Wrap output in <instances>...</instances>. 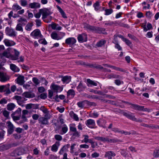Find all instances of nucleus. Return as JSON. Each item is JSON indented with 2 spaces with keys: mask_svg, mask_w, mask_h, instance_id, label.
<instances>
[{
  "mask_svg": "<svg viewBox=\"0 0 159 159\" xmlns=\"http://www.w3.org/2000/svg\"><path fill=\"white\" fill-rule=\"evenodd\" d=\"M39 12L42 14V18L45 22L48 23L50 22L52 18L51 16H49L51 15L52 12L50 9L43 8L39 9Z\"/></svg>",
  "mask_w": 159,
  "mask_h": 159,
  "instance_id": "nucleus-1",
  "label": "nucleus"
},
{
  "mask_svg": "<svg viewBox=\"0 0 159 159\" xmlns=\"http://www.w3.org/2000/svg\"><path fill=\"white\" fill-rule=\"evenodd\" d=\"M125 103H127L129 105H130L131 106V108L136 110L140 111H148L149 109L147 108H144L143 106H140L133 104L131 103L128 102H125Z\"/></svg>",
  "mask_w": 159,
  "mask_h": 159,
  "instance_id": "nucleus-2",
  "label": "nucleus"
},
{
  "mask_svg": "<svg viewBox=\"0 0 159 159\" xmlns=\"http://www.w3.org/2000/svg\"><path fill=\"white\" fill-rule=\"evenodd\" d=\"M65 35V33L63 32H60V34H58L56 32H53L51 34L52 39L56 40L61 39Z\"/></svg>",
  "mask_w": 159,
  "mask_h": 159,
  "instance_id": "nucleus-3",
  "label": "nucleus"
},
{
  "mask_svg": "<svg viewBox=\"0 0 159 159\" xmlns=\"http://www.w3.org/2000/svg\"><path fill=\"white\" fill-rule=\"evenodd\" d=\"M123 115L124 116H126L128 118L132 120L138 122H142V121L140 119H137L135 117V116L133 114L129 112H124L123 113Z\"/></svg>",
  "mask_w": 159,
  "mask_h": 159,
  "instance_id": "nucleus-4",
  "label": "nucleus"
},
{
  "mask_svg": "<svg viewBox=\"0 0 159 159\" xmlns=\"http://www.w3.org/2000/svg\"><path fill=\"white\" fill-rule=\"evenodd\" d=\"M77 39L78 42L80 43L86 42L88 39L87 35L85 33L79 34L78 35Z\"/></svg>",
  "mask_w": 159,
  "mask_h": 159,
  "instance_id": "nucleus-5",
  "label": "nucleus"
},
{
  "mask_svg": "<svg viewBox=\"0 0 159 159\" xmlns=\"http://www.w3.org/2000/svg\"><path fill=\"white\" fill-rule=\"evenodd\" d=\"M50 88L54 92L56 93L60 92L63 90V88L59 85H56L54 84H52L50 86Z\"/></svg>",
  "mask_w": 159,
  "mask_h": 159,
  "instance_id": "nucleus-6",
  "label": "nucleus"
},
{
  "mask_svg": "<svg viewBox=\"0 0 159 159\" xmlns=\"http://www.w3.org/2000/svg\"><path fill=\"white\" fill-rule=\"evenodd\" d=\"M0 57L1 58L5 57L8 58H11V54L10 52V49L8 48L7 50L0 54Z\"/></svg>",
  "mask_w": 159,
  "mask_h": 159,
  "instance_id": "nucleus-7",
  "label": "nucleus"
},
{
  "mask_svg": "<svg viewBox=\"0 0 159 159\" xmlns=\"http://www.w3.org/2000/svg\"><path fill=\"white\" fill-rule=\"evenodd\" d=\"M6 34L11 37L16 36V32L12 29H11L8 27L6 28L5 29Z\"/></svg>",
  "mask_w": 159,
  "mask_h": 159,
  "instance_id": "nucleus-8",
  "label": "nucleus"
},
{
  "mask_svg": "<svg viewBox=\"0 0 159 159\" xmlns=\"http://www.w3.org/2000/svg\"><path fill=\"white\" fill-rule=\"evenodd\" d=\"M19 110H17L12 115V117L13 120H19L20 119V116L21 113V110L19 109Z\"/></svg>",
  "mask_w": 159,
  "mask_h": 159,
  "instance_id": "nucleus-9",
  "label": "nucleus"
},
{
  "mask_svg": "<svg viewBox=\"0 0 159 159\" xmlns=\"http://www.w3.org/2000/svg\"><path fill=\"white\" fill-rule=\"evenodd\" d=\"M76 42V39L73 37H70L66 39L65 40L66 43L70 46H73Z\"/></svg>",
  "mask_w": 159,
  "mask_h": 159,
  "instance_id": "nucleus-10",
  "label": "nucleus"
},
{
  "mask_svg": "<svg viewBox=\"0 0 159 159\" xmlns=\"http://www.w3.org/2000/svg\"><path fill=\"white\" fill-rule=\"evenodd\" d=\"M6 124L8 128L7 130L8 134H11L14 131V127L13 124L10 121H7Z\"/></svg>",
  "mask_w": 159,
  "mask_h": 159,
  "instance_id": "nucleus-11",
  "label": "nucleus"
},
{
  "mask_svg": "<svg viewBox=\"0 0 159 159\" xmlns=\"http://www.w3.org/2000/svg\"><path fill=\"white\" fill-rule=\"evenodd\" d=\"M86 125L90 128H93L95 125V123L94 120L89 119L86 120L85 122Z\"/></svg>",
  "mask_w": 159,
  "mask_h": 159,
  "instance_id": "nucleus-12",
  "label": "nucleus"
},
{
  "mask_svg": "<svg viewBox=\"0 0 159 159\" xmlns=\"http://www.w3.org/2000/svg\"><path fill=\"white\" fill-rule=\"evenodd\" d=\"M9 79L8 76L6 74L0 72V81L2 82H5L7 81Z\"/></svg>",
  "mask_w": 159,
  "mask_h": 159,
  "instance_id": "nucleus-13",
  "label": "nucleus"
},
{
  "mask_svg": "<svg viewBox=\"0 0 159 159\" xmlns=\"http://www.w3.org/2000/svg\"><path fill=\"white\" fill-rule=\"evenodd\" d=\"M86 87L85 84H83L81 81H80L78 85L76 87L77 91L79 92L84 91Z\"/></svg>",
  "mask_w": 159,
  "mask_h": 159,
  "instance_id": "nucleus-14",
  "label": "nucleus"
},
{
  "mask_svg": "<svg viewBox=\"0 0 159 159\" xmlns=\"http://www.w3.org/2000/svg\"><path fill=\"white\" fill-rule=\"evenodd\" d=\"M116 156V154L114 152L108 151L105 152L104 157L108 159H112V157H115Z\"/></svg>",
  "mask_w": 159,
  "mask_h": 159,
  "instance_id": "nucleus-15",
  "label": "nucleus"
},
{
  "mask_svg": "<svg viewBox=\"0 0 159 159\" xmlns=\"http://www.w3.org/2000/svg\"><path fill=\"white\" fill-rule=\"evenodd\" d=\"M112 130L115 132H117L121 134H124L125 135H129L130 134V133L128 132L125 131L123 130H121L120 129L116 128H112Z\"/></svg>",
  "mask_w": 159,
  "mask_h": 159,
  "instance_id": "nucleus-16",
  "label": "nucleus"
},
{
  "mask_svg": "<svg viewBox=\"0 0 159 159\" xmlns=\"http://www.w3.org/2000/svg\"><path fill=\"white\" fill-rule=\"evenodd\" d=\"M3 42L5 45L7 47L12 46L16 44V43L13 41L6 39L4 40Z\"/></svg>",
  "mask_w": 159,
  "mask_h": 159,
  "instance_id": "nucleus-17",
  "label": "nucleus"
},
{
  "mask_svg": "<svg viewBox=\"0 0 159 159\" xmlns=\"http://www.w3.org/2000/svg\"><path fill=\"white\" fill-rule=\"evenodd\" d=\"M60 145V143L59 142H56L51 147V150L53 152H56L58 150Z\"/></svg>",
  "mask_w": 159,
  "mask_h": 159,
  "instance_id": "nucleus-18",
  "label": "nucleus"
},
{
  "mask_svg": "<svg viewBox=\"0 0 159 159\" xmlns=\"http://www.w3.org/2000/svg\"><path fill=\"white\" fill-rule=\"evenodd\" d=\"M29 7L32 9H37L40 7V4L39 3L34 2L30 3Z\"/></svg>",
  "mask_w": 159,
  "mask_h": 159,
  "instance_id": "nucleus-19",
  "label": "nucleus"
},
{
  "mask_svg": "<svg viewBox=\"0 0 159 159\" xmlns=\"http://www.w3.org/2000/svg\"><path fill=\"white\" fill-rule=\"evenodd\" d=\"M39 123L42 125H47L48 123V119L44 117H41L39 119Z\"/></svg>",
  "mask_w": 159,
  "mask_h": 159,
  "instance_id": "nucleus-20",
  "label": "nucleus"
},
{
  "mask_svg": "<svg viewBox=\"0 0 159 159\" xmlns=\"http://www.w3.org/2000/svg\"><path fill=\"white\" fill-rule=\"evenodd\" d=\"M84 27L85 29H89L93 31H96L98 30V28L97 27L90 25L88 24H85Z\"/></svg>",
  "mask_w": 159,
  "mask_h": 159,
  "instance_id": "nucleus-21",
  "label": "nucleus"
},
{
  "mask_svg": "<svg viewBox=\"0 0 159 159\" xmlns=\"http://www.w3.org/2000/svg\"><path fill=\"white\" fill-rule=\"evenodd\" d=\"M87 84L89 87H92L93 86H97V83L94 81H93L90 79H87Z\"/></svg>",
  "mask_w": 159,
  "mask_h": 159,
  "instance_id": "nucleus-22",
  "label": "nucleus"
},
{
  "mask_svg": "<svg viewBox=\"0 0 159 159\" xmlns=\"http://www.w3.org/2000/svg\"><path fill=\"white\" fill-rule=\"evenodd\" d=\"M14 55H11V60H18V57L20 54V52L16 49H14Z\"/></svg>",
  "mask_w": 159,
  "mask_h": 159,
  "instance_id": "nucleus-23",
  "label": "nucleus"
},
{
  "mask_svg": "<svg viewBox=\"0 0 159 159\" xmlns=\"http://www.w3.org/2000/svg\"><path fill=\"white\" fill-rule=\"evenodd\" d=\"M71 77L69 76H66L63 77L61 80L63 83L66 84L69 83L71 81Z\"/></svg>",
  "mask_w": 159,
  "mask_h": 159,
  "instance_id": "nucleus-24",
  "label": "nucleus"
},
{
  "mask_svg": "<svg viewBox=\"0 0 159 159\" xmlns=\"http://www.w3.org/2000/svg\"><path fill=\"white\" fill-rule=\"evenodd\" d=\"M119 140L115 139H110L108 137H105L104 142H107L108 143H115L118 142Z\"/></svg>",
  "mask_w": 159,
  "mask_h": 159,
  "instance_id": "nucleus-25",
  "label": "nucleus"
},
{
  "mask_svg": "<svg viewBox=\"0 0 159 159\" xmlns=\"http://www.w3.org/2000/svg\"><path fill=\"white\" fill-rule=\"evenodd\" d=\"M24 77L23 76L20 75L17 78V83L20 84L22 85L24 82Z\"/></svg>",
  "mask_w": 159,
  "mask_h": 159,
  "instance_id": "nucleus-26",
  "label": "nucleus"
},
{
  "mask_svg": "<svg viewBox=\"0 0 159 159\" xmlns=\"http://www.w3.org/2000/svg\"><path fill=\"white\" fill-rule=\"evenodd\" d=\"M57 8L58 11L60 13L62 17L64 18H66L67 16L65 12L60 7L58 6H57Z\"/></svg>",
  "mask_w": 159,
  "mask_h": 159,
  "instance_id": "nucleus-27",
  "label": "nucleus"
},
{
  "mask_svg": "<svg viewBox=\"0 0 159 159\" xmlns=\"http://www.w3.org/2000/svg\"><path fill=\"white\" fill-rule=\"evenodd\" d=\"M10 69L13 71L17 72L19 71V69L15 64H11L10 65Z\"/></svg>",
  "mask_w": 159,
  "mask_h": 159,
  "instance_id": "nucleus-28",
  "label": "nucleus"
},
{
  "mask_svg": "<svg viewBox=\"0 0 159 159\" xmlns=\"http://www.w3.org/2000/svg\"><path fill=\"white\" fill-rule=\"evenodd\" d=\"M68 130V127L66 125H64L62 127L61 131L60 134L63 135L66 134Z\"/></svg>",
  "mask_w": 159,
  "mask_h": 159,
  "instance_id": "nucleus-29",
  "label": "nucleus"
},
{
  "mask_svg": "<svg viewBox=\"0 0 159 159\" xmlns=\"http://www.w3.org/2000/svg\"><path fill=\"white\" fill-rule=\"evenodd\" d=\"M52 28L54 30H60L62 29V27L59 26L58 24H53L51 25Z\"/></svg>",
  "mask_w": 159,
  "mask_h": 159,
  "instance_id": "nucleus-30",
  "label": "nucleus"
},
{
  "mask_svg": "<svg viewBox=\"0 0 159 159\" xmlns=\"http://www.w3.org/2000/svg\"><path fill=\"white\" fill-rule=\"evenodd\" d=\"M41 34L40 31L38 30H34L33 32H32L31 34L30 35L34 37L35 38L36 37L39 36Z\"/></svg>",
  "mask_w": 159,
  "mask_h": 159,
  "instance_id": "nucleus-31",
  "label": "nucleus"
},
{
  "mask_svg": "<svg viewBox=\"0 0 159 159\" xmlns=\"http://www.w3.org/2000/svg\"><path fill=\"white\" fill-rule=\"evenodd\" d=\"M21 7L17 3L13 4L12 6V9L13 11H16L21 9Z\"/></svg>",
  "mask_w": 159,
  "mask_h": 159,
  "instance_id": "nucleus-32",
  "label": "nucleus"
},
{
  "mask_svg": "<svg viewBox=\"0 0 159 159\" xmlns=\"http://www.w3.org/2000/svg\"><path fill=\"white\" fill-rule=\"evenodd\" d=\"M17 21L18 22H20V24H21L22 25H25L26 24V23H27V20L24 18H22V17H20L18 20Z\"/></svg>",
  "mask_w": 159,
  "mask_h": 159,
  "instance_id": "nucleus-33",
  "label": "nucleus"
},
{
  "mask_svg": "<svg viewBox=\"0 0 159 159\" xmlns=\"http://www.w3.org/2000/svg\"><path fill=\"white\" fill-rule=\"evenodd\" d=\"M15 105L12 103H10L8 104L7 106V109L8 110L12 111L15 107Z\"/></svg>",
  "mask_w": 159,
  "mask_h": 159,
  "instance_id": "nucleus-34",
  "label": "nucleus"
},
{
  "mask_svg": "<svg viewBox=\"0 0 159 159\" xmlns=\"http://www.w3.org/2000/svg\"><path fill=\"white\" fill-rule=\"evenodd\" d=\"M22 25L21 24H18L16 27V30L17 31H20L21 32L23 31V29L22 27Z\"/></svg>",
  "mask_w": 159,
  "mask_h": 159,
  "instance_id": "nucleus-35",
  "label": "nucleus"
},
{
  "mask_svg": "<svg viewBox=\"0 0 159 159\" xmlns=\"http://www.w3.org/2000/svg\"><path fill=\"white\" fill-rule=\"evenodd\" d=\"M93 7L94 8V9L95 10L97 11L99 9L100 7V5L99 2L98 1L96 2L95 3L93 4Z\"/></svg>",
  "mask_w": 159,
  "mask_h": 159,
  "instance_id": "nucleus-36",
  "label": "nucleus"
},
{
  "mask_svg": "<svg viewBox=\"0 0 159 159\" xmlns=\"http://www.w3.org/2000/svg\"><path fill=\"white\" fill-rule=\"evenodd\" d=\"M33 25V24L32 23H28L25 26V30L28 31L31 30L32 27Z\"/></svg>",
  "mask_w": 159,
  "mask_h": 159,
  "instance_id": "nucleus-37",
  "label": "nucleus"
},
{
  "mask_svg": "<svg viewBox=\"0 0 159 159\" xmlns=\"http://www.w3.org/2000/svg\"><path fill=\"white\" fill-rule=\"evenodd\" d=\"M105 15H109L111 14L113 12V10L112 9H108L105 10Z\"/></svg>",
  "mask_w": 159,
  "mask_h": 159,
  "instance_id": "nucleus-38",
  "label": "nucleus"
},
{
  "mask_svg": "<svg viewBox=\"0 0 159 159\" xmlns=\"http://www.w3.org/2000/svg\"><path fill=\"white\" fill-rule=\"evenodd\" d=\"M120 76L118 75H116L115 74H111V75H108L107 76V77L108 79H111L112 78H119Z\"/></svg>",
  "mask_w": 159,
  "mask_h": 159,
  "instance_id": "nucleus-39",
  "label": "nucleus"
},
{
  "mask_svg": "<svg viewBox=\"0 0 159 159\" xmlns=\"http://www.w3.org/2000/svg\"><path fill=\"white\" fill-rule=\"evenodd\" d=\"M70 131L74 132L77 130L76 128L75 127V125L74 124H71L70 127Z\"/></svg>",
  "mask_w": 159,
  "mask_h": 159,
  "instance_id": "nucleus-40",
  "label": "nucleus"
},
{
  "mask_svg": "<svg viewBox=\"0 0 159 159\" xmlns=\"http://www.w3.org/2000/svg\"><path fill=\"white\" fill-rule=\"evenodd\" d=\"M67 96H70V95L73 96L75 95V91L73 89H70L67 92Z\"/></svg>",
  "mask_w": 159,
  "mask_h": 159,
  "instance_id": "nucleus-41",
  "label": "nucleus"
},
{
  "mask_svg": "<svg viewBox=\"0 0 159 159\" xmlns=\"http://www.w3.org/2000/svg\"><path fill=\"white\" fill-rule=\"evenodd\" d=\"M106 43L105 40H101L98 42L97 44V46L98 47H100Z\"/></svg>",
  "mask_w": 159,
  "mask_h": 159,
  "instance_id": "nucleus-42",
  "label": "nucleus"
},
{
  "mask_svg": "<svg viewBox=\"0 0 159 159\" xmlns=\"http://www.w3.org/2000/svg\"><path fill=\"white\" fill-rule=\"evenodd\" d=\"M22 96L26 98H30L31 97V95L29 92H25L22 94Z\"/></svg>",
  "mask_w": 159,
  "mask_h": 159,
  "instance_id": "nucleus-43",
  "label": "nucleus"
},
{
  "mask_svg": "<svg viewBox=\"0 0 159 159\" xmlns=\"http://www.w3.org/2000/svg\"><path fill=\"white\" fill-rule=\"evenodd\" d=\"M5 131L2 129H0V139H3L4 138Z\"/></svg>",
  "mask_w": 159,
  "mask_h": 159,
  "instance_id": "nucleus-44",
  "label": "nucleus"
},
{
  "mask_svg": "<svg viewBox=\"0 0 159 159\" xmlns=\"http://www.w3.org/2000/svg\"><path fill=\"white\" fill-rule=\"evenodd\" d=\"M54 138L57 140L58 141H61L62 139V137L59 134L55 135Z\"/></svg>",
  "mask_w": 159,
  "mask_h": 159,
  "instance_id": "nucleus-45",
  "label": "nucleus"
},
{
  "mask_svg": "<svg viewBox=\"0 0 159 159\" xmlns=\"http://www.w3.org/2000/svg\"><path fill=\"white\" fill-rule=\"evenodd\" d=\"M66 146H63L62 148H61L60 149L58 153L60 155H62L64 152H66Z\"/></svg>",
  "mask_w": 159,
  "mask_h": 159,
  "instance_id": "nucleus-46",
  "label": "nucleus"
},
{
  "mask_svg": "<svg viewBox=\"0 0 159 159\" xmlns=\"http://www.w3.org/2000/svg\"><path fill=\"white\" fill-rule=\"evenodd\" d=\"M83 136L84 137V139L83 140H82V142H84L86 143H88V140L89 139V136L87 135H83Z\"/></svg>",
  "mask_w": 159,
  "mask_h": 159,
  "instance_id": "nucleus-47",
  "label": "nucleus"
},
{
  "mask_svg": "<svg viewBox=\"0 0 159 159\" xmlns=\"http://www.w3.org/2000/svg\"><path fill=\"white\" fill-rule=\"evenodd\" d=\"M7 86V85L0 86V92H4Z\"/></svg>",
  "mask_w": 159,
  "mask_h": 159,
  "instance_id": "nucleus-48",
  "label": "nucleus"
},
{
  "mask_svg": "<svg viewBox=\"0 0 159 159\" xmlns=\"http://www.w3.org/2000/svg\"><path fill=\"white\" fill-rule=\"evenodd\" d=\"M36 25L37 27H39L41 26L42 24V22L40 19H36L35 20Z\"/></svg>",
  "mask_w": 159,
  "mask_h": 159,
  "instance_id": "nucleus-49",
  "label": "nucleus"
},
{
  "mask_svg": "<svg viewBox=\"0 0 159 159\" xmlns=\"http://www.w3.org/2000/svg\"><path fill=\"white\" fill-rule=\"evenodd\" d=\"M153 156L155 157H159V148L155 150L153 152Z\"/></svg>",
  "mask_w": 159,
  "mask_h": 159,
  "instance_id": "nucleus-50",
  "label": "nucleus"
},
{
  "mask_svg": "<svg viewBox=\"0 0 159 159\" xmlns=\"http://www.w3.org/2000/svg\"><path fill=\"white\" fill-rule=\"evenodd\" d=\"M20 2L21 5L23 7L26 6L27 5V2L26 0H20Z\"/></svg>",
  "mask_w": 159,
  "mask_h": 159,
  "instance_id": "nucleus-51",
  "label": "nucleus"
},
{
  "mask_svg": "<svg viewBox=\"0 0 159 159\" xmlns=\"http://www.w3.org/2000/svg\"><path fill=\"white\" fill-rule=\"evenodd\" d=\"M94 139H95L101 141L103 142H104V140L105 139V137H99V136H96L94 137Z\"/></svg>",
  "mask_w": 159,
  "mask_h": 159,
  "instance_id": "nucleus-52",
  "label": "nucleus"
},
{
  "mask_svg": "<svg viewBox=\"0 0 159 159\" xmlns=\"http://www.w3.org/2000/svg\"><path fill=\"white\" fill-rule=\"evenodd\" d=\"M120 153L124 157H126L128 154L126 151L124 149L121 150Z\"/></svg>",
  "mask_w": 159,
  "mask_h": 159,
  "instance_id": "nucleus-53",
  "label": "nucleus"
},
{
  "mask_svg": "<svg viewBox=\"0 0 159 159\" xmlns=\"http://www.w3.org/2000/svg\"><path fill=\"white\" fill-rule=\"evenodd\" d=\"M7 100L5 98H2L0 101V104L2 105H4L6 104L7 102Z\"/></svg>",
  "mask_w": 159,
  "mask_h": 159,
  "instance_id": "nucleus-54",
  "label": "nucleus"
},
{
  "mask_svg": "<svg viewBox=\"0 0 159 159\" xmlns=\"http://www.w3.org/2000/svg\"><path fill=\"white\" fill-rule=\"evenodd\" d=\"M73 136L75 137H79L80 136V133L76 130L74 132L73 134Z\"/></svg>",
  "mask_w": 159,
  "mask_h": 159,
  "instance_id": "nucleus-55",
  "label": "nucleus"
},
{
  "mask_svg": "<svg viewBox=\"0 0 159 159\" xmlns=\"http://www.w3.org/2000/svg\"><path fill=\"white\" fill-rule=\"evenodd\" d=\"M14 98L17 100V102L23 99L22 97L17 95L15 96L14 97Z\"/></svg>",
  "mask_w": 159,
  "mask_h": 159,
  "instance_id": "nucleus-56",
  "label": "nucleus"
},
{
  "mask_svg": "<svg viewBox=\"0 0 159 159\" xmlns=\"http://www.w3.org/2000/svg\"><path fill=\"white\" fill-rule=\"evenodd\" d=\"M80 148H84L88 149L89 148V145L86 144H82L80 145Z\"/></svg>",
  "mask_w": 159,
  "mask_h": 159,
  "instance_id": "nucleus-57",
  "label": "nucleus"
},
{
  "mask_svg": "<svg viewBox=\"0 0 159 159\" xmlns=\"http://www.w3.org/2000/svg\"><path fill=\"white\" fill-rule=\"evenodd\" d=\"M3 115L6 118H8L9 117V112L6 110L2 112Z\"/></svg>",
  "mask_w": 159,
  "mask_h": 159,
  "instance_id": "nucleus-58",
  "label": "nucleus"
},
{
  "mask_svg": "<svg viewBox=\"0 0 159 159\" xmlns=\"http://www.w3.org/2000/svg\"><path fill=\"white\" fill-rule=\"evenodd\" d=\"M39 43L46 45L47 44V42L45 39H41L39 40Z\"/></svg>",
  "mask_w": 159,
  "mask_h": 159,
  "instance_id": "nucleus-59",
  "label": "nucleus"
},
{
  "mask_svg": "<svg viewBox=\"0 0 159 159\" xmlns=\"http://www.w3.org/2000/svg\"><path fill=\"white\" fill-rule=\"evenodd\" d=\"M84 102H79L77 103V105L79 107L82 108L84 107Z\"/></svg>",
  "mask_w": 159,
  "mask_h": 159,
  "instance_id": "nucleus-60",
  "label": "nucleus"
},
{
  "mask_svg": "<svg viewBox=\"0 0 159 159\" xmlns=\"http://www.w3.org/2000/svg\"><path fill=\"white\" fill-rule=\"evenodd\" d=\"M73 115L72 116L73 117V119L76 121H78L79 118L76 114H75L73 112L72 113Z\"/></svg>",
  "mask_w": 159,
  "mask_h": 159,
  "instance_id": "nucleus-61",
  "label": "nucleus"
},
{
  "mask_svg": "<svg viewBox=\"0 0 159 159\" xmlns=\"http://www.w3.org/2000/svg\"><path fill=\"white\" fill-rule=\"evenodd\" d=\"M76 146L75 143H73L71 144L70 147V153H73L74 152V149L75 148V146Z\"/></svg>",
  "mask_w": 159,
  "mask_h": 159,
  "instance_id": "nucleus-62",
  "label": "nucleus"
},
{
  "mask_svg": "<svg viewBox=\"0 0 159 159\" xmlns=\"http://www.w3.org/2000/svg\"><path fill=\"white\" fill-rule=\"evenodd\" d=\"M32 80L34 83L36 85H38L39 84V80L36 78H33Z\"/></svg>",
  "mask_w": 159,
  "mask_h": 159,
  "instance_id": "nucleus-63",
  "label": "nucleus"
},
{
  "mask_svg": "<svg viewBox=\"0 0 159 159\" xmlns=\"http://www.w3.org/2000/svg\"><path fill=\"white\" fill-rule=\"evenodd\" d=\"M0 148L4 150H6L9 148V146L7 145H3L0 146Z\"/></svg>",
  "mask_w": 159,
  "mask_h": 159,
  "instance_id": "nucleus-64",
  "label": "nucleus"
}]
</instances>
